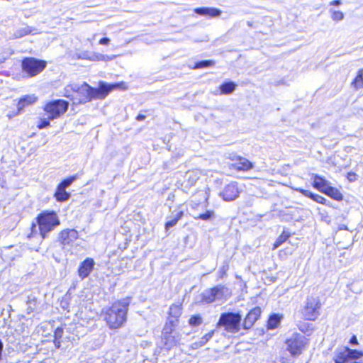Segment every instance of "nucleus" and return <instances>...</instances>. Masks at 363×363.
Returning a JSON list of instances; mask_svg holds the SVG:
<instances>
[{
  "label": "nucleus",
  "instance_id": "nucleus-1",
  "mask_svg": "<svg viewBox=\"0 0 363 363\" xmlns=\"http://www.w3.org/2000/svg\"><path fill=\"white\" fill-rule=\"evenodd\" d=\"M123 84H107L101 82L98 89L90 86L86 82L77 84L74 104H84L95 99H104L113 89L120 88Z\"/></svg>",
  "mask_w": 363,
  "mask_h": 363
},
{
  "label": "nucleus",
  "instance_id": "nucleus-2",
  "mask_svg": "<svg viewBox=\"0 0 363 363\" xmlns=\"http://www.w3.org/2000/svg\"><path fill=\"white\" fill-rule=\"evenodd\" d=\"M129 305L130 298H123L113 303L104 312V320L111 329H118L126 321Z\"/></svg>",
  "mask_w": 363,
  "mask_h": 363
},
{
  "label": "nucleus",
  "instance_id": "nucleus-3",
  "mask_svg": "<svg viewBox=\"0 0 363 363\" xmlns=\"http://www.w3.org/2000/svg\"><path fill=\"white\" fill-rule=\"evenodd\" d=\"M37 224H32L31 235L33 236L39 231L42 239H45L49 233L60 225V221L57 213L53 211H43L36 218Z\"/></svg>",
  "mask_w": 363,
  "mask_h": 363
},
{
  "label": "nucleus",
  "instance_id": "nucleus-4",
  "mask_svg": "<svg viewBox=\"0 0 363 363\" xmlns=\"http://www.w3.org/2000/svg\"><path fill=\"white\" fill-rule=\"evenodd\" d=\"M242 315L239 313L228 312L220 315L216 327L223 328L229 333H237L240 330Z\"/></svg>",
  "mask_w": 363,
  "mask_h": 363
},
{
  "label": "nucleus",
  "instance_id": "nucleus-5",
  "mask_svg": "<svg viewBox=\"0 0 363 363\" xmlns=\"http://www.w3.org/2000/svg\"><path fill=\"white\" fill-rule=\"evenodd\" d=\"M230 296V289L224 285L219 284L205 290L201 294V301L205 303H211L217 300L226 301Z\"/></svg>",
  "mask_w": 363,
  "mask_h": 363
},
{
  "label": "nucleus",
  "instance_id": "nucleus-6",
  "mask_svg": "<svg viewBox=\"0 0 363 363\" xmlns=\"http://www.w3.org/2000/svg\"><path fill=\"white\" fill-rule=\"evenodd\" d=\"M174 328L175 321L168 320V322L165 324L162 330V340L167 350L177 346L181 339L180 334L174 331Z\"/></svg>",
  "mask_w": 363,
  "mask_h": 363
},
{
  "label": "nucleus",
  "instance_id": "nucleus-7",
  "mask_svg": "<svg viewBox=\"0 0 363 363\" xmlns=\"http://www.w3.org/2000/svg\"><path fill=\"white\" fill-rule=\"evenodd\" d=\"M46 62L34 57H26L22 61V69L29 77L40 74L46 67Z\"/></svg>",
  "mask_w": 363,
  "mask_h": 363
},
{
  "label": "nucleus",
  "instance_id": "nucleus-8",
  "mask_svg": "<svg viewBox=\"0 0 363 363\" xmlns=\"http://www.w3.org/2000/svg\"><path fill=\"white\" fill-rule=\"evenodd\" d=\"M69 103L65 100H55L48 102L44 106V111L50 119H56L68 109Z\"/></svg>",
  "mask_w": 363,
  "mask_h": 363
},
{
  "label": "nucleus",
  "instance_id": "nucleus-9",
  "mask_svg": "<svg viewBox=\"0 0 363 363\" xmlns=\"http://www.w3.org/2000/svg\"><path fill=\"white\" fill-rule=\"evenodd\" d=\"M320 301L318 296H308L303 309V315L309 320H315L320 315Z\"/></svg>",
  "mask_w": 363,
  "mask_h": 363
},
{
  "label": "nucleus",
  "instance_id": "nucleus-10",
  "mask_svg": "<svg viewBox=\"0 0 363 363\" xmlns=\"http://www.w3.org/2000/svg\"><path fill=\"white\" fill-rule=\"evenodd\" d=\"M287 350L293 356H297L302 353L306 345V337L298 333L293 334L286 340Z\"/></svg>",
  "mask_w": 363,
  "mask_h": 363
},
{
  "label": "nucleus",
  "instance_id": "nucleus-11",
  "mask_svg": "<svg viewBox=\"0 0 363 363\" xmlns=\"http://www.w3.org/2000/svg\"><path fill=\"white\" fill-rule=\"evenodd\" d=\"M208 189L199 190L192 196L189 206L192 210L197 211L200 207L206 208L208 204Z\"/></svg>",
  "mask_w": 363,
  "mask_h": 363
},
{
  "label": "nucleus",
  "instance_id": "nucleus-12",
  "mask_svg": "<svg viewBox=\"0 0 363 363\" xmlns=\"http://www.w3.org/2000/svg\"><path fill=\"white\" fill-rule=\"evenodd\" d=\"M78 238L79 233L75 229L62 230L58 235V241L64 247H72Z\"/></svg>",
  "mask_w": 363,
  "mask_h": 363
},
{
  "label": "nucleus",
  "instance_id": "nucleus-13",
  "mask_svg": "<svg viewBox=\"0 0 363 363\" xmlns=\"http://www.w3.org/2000/svg\"><path fill=\"white\" fill-rule=\"evenodd\" d=\"M95 266V262L92 258L87 257L82 262L78 267L77 274L83 280L87 278L92 272Z\"/></svg>",
  "mask_w": 363,
  "mask_h": 363
},
{
  "label": "nucleus",
  "instance_id": "nucleus-14",
  "mask_svg": "<svg viewBox=\"0 0 363 363\" xmlns=\"http://www.w3.org/2000/svg\"><path fill=\"white\" fill-rule=\"evenodd\" d=\"M240 191L238 189V183L233 182L229 184L226 185L223 191L220 193V196L226 201H231L238 197Z\"/></svg>",
  "mask_w": 363,
  "mask_h": 363
},
{
  "label": "nucleus",
  "instance_id": "nucleus-15",
  "mask_svg": "<svg viewBox=\"0 0 363 363\" xmlns=\"http://www.w3.org/2000/svg\"><path fill=\"white\" fill-rule=\"evenodd\" d=\"M230 160L233 162V167L238 171H248L253 167L252 163L245 157L234 155L230 157Z\"/></svg>",
  "mask_w": 363,
  "mask_h": 363
},
{
  "label": "nucleus",
  "instance_id": "nucleus-16",
  "mask_svg": "<svg viewBox=\"0 0 363 363\" xmlns=\"http://www.w3.org/2000/svg\"><path fill=\"white\" fill-rule=\"evenodd\" d=\"M78 59L89 60L90 61H108L113 60L115 57H110L100 53H91L88 51H84L77 53Z\"/></svg>",
  "mask_w": 363,
  "mask_h": 363
},
{
  "label": "nucleus",
  "instance_id": "nucleus-17",
  "mask_svg": "<svg viewBox=\"0 0 363 363\" xmlns=\"http://www.w3.org/2000/svg\"><path fill=\"white\" fill-rule=\"evenodd\" d=\"M262 313V310L259 307H255L252 308L246 315L245 318L244 319L243 326L245 329H249L254 323L256 322V320H258Z\"/></svg>",
  "mask_w": 363,
  "mask_h": 363
},
{
  "label": "nucleus",
  "instance_id": "nucleus-18",
  "mask_svg": "<svg viewBox=\"0 0 363 363\" xmlns=\"http://www.w3.org/2000/svg\"><path fill=\"white\" fill-rule=\"evenodd\" d=\"M201 172L199 169H192L186 172L184 174V184L186 187L194 186L199 179Z\"/></svg>",
  "mask_w": 363,
  "mask_h": 363
},
{
  "label": "nucleus",
  "instance_id": "nucleus-19",
  "mask_svg": "<svg viewBox=\"0 0 363 363\" xmlns=\"http://www.w3.org/2000/svg\"><path fill=\"white\" fill-rule=\"evenodd\" d=\"M194 12L201 16H209L211 17H218L221 14V11L216 8H196Z\"/></svg>",
  "mask_w": 363,
  "mask_h": 363
},
{
  "label": "nucleus",
  "instance_id": "nucleus-20",
  "mask_svg": "<svg viewBox=\"0 0 363 363\" xmlns=\"http://www.w3.org/2000/svg\"><path fill=\"white\" fill-rule=\"evenodd\" d=\"M313 186L316 189L319 190L321 192H324L327 187H328L329 182L323 178L322 177L318 175V174H313Z\"/></svg>",
  "mask_w": 363,
  "mask_h": 363
},
{
  "label": "nucleus",
  "instance_id": "nucleus-21",
  "mask_svg": "<svg viewBox=\"0 0 363 363\" xmlns=\"http://www.w3.org/2000/svg\"><path fill=\"white\" fill-rule=\"evenodd\" d=\"M294 189L296 191L301 193L305 196L311 198V199L316 201L317 203H322V204L326 203L327 199L323 197L322 196L315 194L308 190H305L301 188H296Z\"/></svg>",
  "mask_w": 363,
  "mask_h": 363
},
{
  "label": "nucleus",
  "instance_id": "nucleus-22",
  "mask_svg": "<svg viewBox=\"0 0 363 363\" xmlns=\"http://www.w3.org/2000/svg\"><path fill=\"white\" fill-rule=\"evenodd\" d=\"M184 212L182 211H174L172 213L170 219L165 223V229L169 230L170 228L177 225V222L182 218Z\"/></svg>",
  "mask_w": 363,
  "mask_h": 363
},
{
  "label": "nucleus",
  "instance_id": "nucleus-23",
  "mask_svg": "<svg viewBox=\"0 0 363 363\" xmlns=\"http://www.w3.org/2000/svg\"><path fill=\"white\" fill-rule=\"evenodd\" d=\"M37 98L34 95H26L21 98L17 104L18 112H21L24 107L35 103Z\"/></svg>",
  "mask_w": 363,
  "mask_h": 363
},
{
  "label": "nucleus",
  "instance_id": "nucleus-24",
  "mask_svg": "<svg viewBox=\"0 0 363 363\" xmlns=\"http://www.w3.org/2000/svg\"><path fill=\"white\" fill-rule=\"evenodd\" d=\"M182 313V305L180 304H174L169 308V315L172 318H174V320L172 318H169V320L175 321V326L177 325L178 318L181 316Z\"/></svg>",
  "mask_w": 363,
  "mask_h": 363
},
{
  "label": "nucleus",
  "instance_id": "nucleus-25",
  "mask_svg": "<svg viewBox=\"0 0 363 363\" xmlns=\"http://www.w3.org/2000/svg\"><path fill=\"white\" fill-rule=\"evenodd\" d=\"M54 196L57 201L63 202L67 201L69 199L70 194L67 192L66 189H62L57 186Z\"/></svg>",
  "mask_w": 363,
  "mask_h": 363
},
{
  "label": "nucleus",
  "instance_id": "nucleus-26",
  "mask_svg": "<svg viewBox=\"0 0 363 363\" xmlns=\"http://www.w3.org/2000/svg\"><path fill=\"white\" fill-rule=\"evenodd\" d=\"M323 193L337 201H341L342 199V195L340 191L337 189L330 186V185L326 188Z\"/></svg>",
  "mask_w": 363,
  "mask_h": 363
},
{
  "label": "nucleus",
  "instance_id": "nucleus-27",
  "mask_svg": "<svg viewBox=\"0 0 363 363\" xmlns=\"http://www.w3.org/2000/svg\"><path fill=\"white\" fill-rule=\"evenodd\" d=\"M195 219H199L202 220H210L215 218V212L213 210H206L204 213H197L194 214Z\"/></svg>",
  "mask_w": 363,
  "mask_h": 363
},
{
  "label": "nucleus",
  "instance_id": "nucleus-28",
  "mask_svg": "<svg viewBox=\"0 0 363 363\" xmlns=\"http://www.w3.org/2000/svg\"><path fill=\"white\" fill-rule=\"evenodd\" d=\"M77 84H69L64 89V96L74 102Z\"/></svg>",
  "mask_w": 363,
  "mask_h": 363
},
{
  "label": "nucleus",
  "instance_id": "nucleus-29",
  "mask_svg": "<svg viewBox=\"0 0 363 363\" xmlns=\"http://www.w3.org/2000/svg\"><path fill=\"white\" fill-rule=\"evenodd\" d=\"M26 311L28 314L33 313L37 307V299L33 296H29L26 301Z\"/></svg>",
  "mask_w": 363,
  "mask_h": 363
},
{
  "label": "nucleus",
  "instance_id": "nucleus-30",
  "mask_svg": "<svg viewBox=\"0 0 363 363\" xmlns=\"http://www.w3.org/2000/svg\"><path fill=\"white\" fill-rule=\"evenodd\" d=\"M235 84L232 82H225L220 86V92L223 94H231L235 89Z\"/></svg>",
  "mask_w": 363,
  "mask_h": 363
},
{
  "label": "nucleus",
  "instance_id": "nucleus-31",
  "mask_svg": "<svg viewBox=\"0 0 363 363\" xmlns=\"http://www.w3.org/2000/svg\"><path fill=\"white\" fill-rule=\"evenodd\" d=\"M281 321V317L277 314H273L268 320L267 326L269 329L276 328Z\"/></svg>",
  "mask_w": 363,
  "mask_h": 363
},
{
  "label": "nucleus",
  "instance_id": "nucleus-32",
  "mask_svg": "<svg viewBox=\"0 0 363 363\" xmlns=\"http://www.w3.org/2000/svg\"><path fill=\"white\" fill-rule=\"evenodd\" d=\"M352 84L356 89L363 87V69L358 71L357 75Z\"/></svg>",
  "mask_w": 363,
  "mask_h": 363
},
{
  "label": "nucleus",
  "instance_id": "nucleus-33",
  "mask_svg": "<svg viewBox=\"0 0 363 363\" xmlns=\"http://www.w3.org/2000/svg\"><path fill=\"white\" fill-rule=\"evenodd\" d=\"M33 29L31 27L26 26L24 28L18 29L13 34V38H20L25 35L31 33Z\"/></svg>",
  "mask_w": 363,
  "mask_h": 363
},
{
  "label": "nucleus",
  "instance_id": "nucleus-34",
  "mask_svg": "<svg viewBox=\"0 0 363 363\" xmlns=\"http://www.w3.org/2000/svg\"><path fill=\"white\" fill-rule=\"evenodd\" d=\"M330 17L334 21H340L344 18V13L342 11L330 9L329 10Z\"/></svg>",
  "mask_w": 363,
  "mask_h": 363
},
{
  "label": "nucleus",
  "instance_id": "nucleus-35",
  "mask_svg": "<svg viewBox=\"0 0 363 363\" xmlns=\"http://www.w3.org/2000/svg\"><path fill=\"white\" fill-rule=\"evenodd\" d=\"M62 335H63V329L62 328H57L55 330V333H54V337H55L54 343H55V347H57L58 348L60 347V343H61L60 342V339L62 337Z\"/></svg>",
  "mask_w": 363,
  "mask_h": 363
},
{
  "label": "nucleus",
  "instance_id": "nucleus-36",
  "mask_svg": "<svg viewBox=\"0 0 363 363\" xmlns=\"http://www.w3.org/2000/svg\"><path fill=\"white\" fill-rule=\"evenodd\" d=\"M76 180V176H72L69 178H67L64 180H62L60 184L58 185V186L61 187L62 189H66L68 188L74 181Z\"/></svg>",
  "mask_w": 363,
  "mask_h": 363
},
{
  "label": "nucleus",
  "instance_id": "nucleus-37",
  "mask_svg": "<svg viewBox=\"0 0 363 363\" xmlns=\"http://www.w3.org/2000/svg\"><path fill=\"white\" fill-rule=\"evenodd\" d=\"M214 65V62L212 60H202L196 63L195 69H201L211 67Z\"/></svg>",
  "mask_w": 363,
  "mask_h": 363
},
{
  "label": "nucleus",
  "instance_id": "nucleus-38",
  "mask_svg": "<svg viewBox=\"0 0 363 363\" xmlns=\"http://www.w3.org/2000/svg\"><path fill=\"white\" fill-rule=\"evenodd\" d=\"M189 323L191 326H198L202 323V318L199 315H192L189 320Z\"/></svg>",
  "mask_w": 363,
  "mask_h": 363
},
{
  "label": "nucleus",
  "instance_id": "nucleus-39",
  "mask_svg": "<svg viewBox=\"0 0 363 363\" xmlns=\"http://www.w3.org/2000/svg\"><path fill=\"white\" fill-rule=\"evenodd\" d=\"M289 235L283 233L276 240L274 245V248L279 247L283 242H284L289 238Z\"/></svg>",
  "mask_w": 363,
  "mask_h": 363
},
{
  "label": "nucleus",
  "instance_id": "nucleus-40",
  "mask_svg": "<svg viewBox=\"0 0 363 363\" xmlns=\"http://www.w3.org/2000/svg\"><path fill=\"white\" fill-rule=\"evenodd\" d=\"M52 121V119H50L49 116H48L47 118H41L40 120V122L38 123L37 127L39 129L45 128L50 125V121Z\"/></svg>",
  "mask_w": 363,
  "mask_h": 363
},
{
  "label": "nucleus",
  "instance_id": "nucleus-41",
  "mask_svg": "<svg viewBox=\"0 0 363 363\" xmlns=\"http://www.w3.org/2000/svg\"><path fill=\"white\" fill-rule=\"evenodd\" d=\"M206 343L201 338V340L198 342H195L191 344V347L193 350H196L202 346L205 345Z\"/></svg>",
  "mask_w": 363,
  "mask_h": 363
},
{
  "label": "nucleus",
  "instance_id": "nucleus-42",
  "mask_svg": "<svg viewBox=\"0 0 363 363\" xmlns=\"http://www.w3.org/2000/svg\"><path fill=\"white\" fill-rule=\"evenodd\" d=\"M214 333H215V330H211V332H209L208 333L206 334L204 336H203L201 337V339L206 342L207 343L211 338L214 335Z\"/></svg>",
  "mask_w": 363,
  "mask_h": 363
},
{
  "label": "nucleus",
  "instance_id": "nucleus-43",
  "mask_svg": "<svg viewBox=\"0 0 363 363\" xmlns=\"http://www.w3.org/2000/svg\"><path fill=\"white\" fill-rule=\"evenodd\" d=\"M110 43V39L108 38H103L99 40L100 45H106Z\"/></svg>",
  "mask_w": 363,
  "mask_h": 363
},
{
  "label": "nucleus",
  "instance_id": "nucleus-44",
  "mask_svg": "<svg viewBox=\"0 0 363 363\" xmlns=\"http://www.w3.org/2000/svg\"><path fill=\"white\" fill-rule=\"evenodd\" d=\"M350 343L352 345H356L358 344V340H357V338L356 337V335H353L350 340Z\"/></svg>",
  "mask_w": 363,
  "mask_h": 363
},
{
  "label": "nucleus",
  "instance_id": "nucleus-45",
  "mask_svg": "<svg viewBox=\"0 0 363 363\" xmlns=\"http://www.w3.org/2000/svg\"><path fill=\"white\" fill-rule=\"evenodd\" d=\"M227 269H228L225 267H223L221 268V269L220 271V277L221 278H223L225 275Z\"/></svg>",
  "mask_w": 363,
  "mask_h": 363
},
{
  "label": "nucleus",
  "instance_id": "nucleus-46",
  "mask_svg": "<svg viewBox=\"0 0 363 363\" xmlns=\"http://www.w3.org/2000/svg\"><path fill=\"white\" fill-rule=\"evenodd\" d=\"M342 4L340 0H334L330 2V6H339Z\"/></svg>",
  "mask_w": 363,
  "mask_h": 363
},
{
  "label": "nucleus",
  "instance_id": "nucleus-47",
  "mask_svg": "<svg viewBox=\"0 0 363 363\" xmlns=\"http://www.w3.org/2000/svg\"><path fill=\"white\" fill-rule=\"evenodd\" d=\"M355 176L356 174L353 172H350L348 173V176H347V178L350 181H354V179H355Z\"/></svg>",
  "mask_w": 363,
  "mask_h": 363
},
{
  "label": "nucleus",
  "instance_id": "nucleus-48",
  "mask_svg": "<svg viewBox=\"0 0 363 363\" xmlns=\"http://www.w3.org/2000/svg\"><path fill=\"white\" fill-rule=\"evenodd\" d=\"M145 115H143V114H139L138 115V116L136 117V119L138 121H143L145 119Z\"/></svg>",
  "mask_w": 363,
  "mask_h": 363
}]
</instances>
